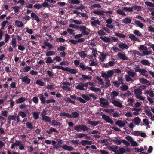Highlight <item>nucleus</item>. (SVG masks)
<instances>
[{
	"mask_svg": "<svg viewBox=\"0 0 154 154\" xmlns=\"http://www.w3.org/2000/svg\"><path fill=\"white\" fill-rule=\"evenodd\" d=\"M62 148L63 149L65 150H67L69 151H72L74 149L72 147L66 144L62 145Z\"/></svg>",
	"mask_w": 154,
	"mask_h": 154,
	"instance_id": "obj_12",
	"label": "nucleus"
},
{
	"mask_svg": "<svg viewBox=\"0 0 154 154\" xmlns=\"http://www.w3.org/2000/svg\"><path fill=\"white\" fill-rule=\"evenodd\" d=\"M115 63V62L113 61H109L108 63H103V66L105 68H107L108 67H111L113 66Z\"/></svg>",
	"mask_w": 154,
	"mask_h": 154,
	"instance_id": "obj_16",
	"label": "nucleus"
},
{
	"mask_svg": "<svg viewBox=\"0 0 154 154\" xmlns=\"http://www.w3.org/2000/svg\"><path fill=\"white\" fill-rule=\"evenodd\" d=\"M96 79L99 82L98 83L100 85H103L104 82L103 80L97 76L96 77Z\"/></svg>",
	"mask_w": 154,
	"mask_h": 154,
	"instance_id": "obj_53",
	"label": "nucleus"
},
{
	"mask_svg": "<svg viewBox=\"0 0 154 154\" xmlns=\"http://www.w3.org/2000/svg\"><path fill=\"white\" fill-rule=\"evenodd\" d=\"M30 81L31 79L28 78V76H26L22 77V82L25 83L27 84H29L30 82Z\"/></svg>",
	"mask_w": 154,
	"mask_h": 154,
	"instance_id": "obj_10",
	"label": "nucleus"
},
{
	"mask_svg": "<svg viewBox=\"0 0 154 154\" xmlns=\"http://www.w3.org/2000/svg\"><path fill=\"white\" fill-rule=\"evenodd\" d=\"M63 71L69 72L70 73L72 74H75L77 73L76 69H70L68 67L66 68L64 67Z\"/></svg>",
	"mask_w": 154,
	"mask_h": 154,
	"instance_id": "obj_6",
	"label": "nucleus"
},
{
	"mask_svg": "<svg viewBox=\"0 0 154 154\" xmlns=\"http://www.w3.org/2000/svg\"><path fill=\"white\" fill-rule=\"evenodd\" d=\"M145 4L148 6L151 7H154V5L153 3H152L150 2L146 1L145 2Z\"/></svg>",
	"mask_w": 154,
	"mask_h": 154,
	"instance_id": "obj_54",
	"label": "nucleus"
},
{
	"mask_svg": "<svg viewBox=\"0 0 154 154\" xmlns=\"http://www.w3.org/2000/svg\"><path fill=\"white\" fill-rule=\"evenodd\" d=\"M39 114V112H38L33 113V117L34 119L37 120L38 118Z\"/></svg>",
	"mask_w": 154,
	"mask_h": 154,
	"instance_id": "obj_43",
	"label": "nucleus"
},
{
	"mask_svg": "<svg viewBox=\"0 0 154 154\" xmlns=\"http://www.w3.org/2000/svg\"><path fill=\"white\" fill-rule=\"evenodd\" d=\"M113 74V71L112 70H109L106 72H102L101 73V76L104 78L106 82V84L105 85L106 88H108L110 86V80L108 78L112 77Z\"/></svg>",
	"mask_w": 154,
	"mask_h": 154,
	"instance_id": "obj_1",
	"label": "nucleus"
},
{
	"mask_svg": "<svg viewBox=\"0 0 154 154\" xmlns=\"http://www.w3.org/2000/svg\"><path fill=\"white\" fill-rule=\"evenodd\" d=\"M76 89L80 90H84L85 89L83 87V83L80 82L79 83V85L76 87Z\"/></svg>",
	"mask_w": 154,
	"mask_h": 154,
	"instance_id": "obj_25",
	"label": "nucleus"
},
{
	"mask_svg": "<svg viewBox=\"0 0 154 154\" xmlns=\"http://www.w3.org/2000/svg\"><path fill=\"white\" fill-rule=\"evenodd\" d=\"M119 94V93L115 91H112L111 93V95L112 96V97L113 98V97H116Z\"/></svg>",
	"mask_w": 154,
	"mask_h": 154,
	"instance_id": "obj_59",
	"label": "nucleus"
},
{
	"mask_svg": "<svg viewBox=\"0 0 154 154\" xmlns=\"http://www.w3.org/2000/svg\"><path fill=\"white\" fill-rule=\"evenodd\" d=\"M38 97L40 98L41 102L42 104L46 103V100L45 98L44 97V96L42 94H39L38 95Z\"/></svg>",
	"mask_w": 154,
	"mask_h": 154,
	"instance_id": "obj_14",
	"label": "nucleus"
},
{
	"mask_svg": "<svg viewBox=\"0 0 154 154\" xmlns=\"http://www.w3.org/2000/svg\"><path fill=\"white\" fill-rule=\"evenodd\" d=\"M100 103L104 106H107L109 105L108 100L103 97L100 99Z\"/></svg>",
	"mask_w": 154,
	"mask_h": 154,
	"instance_id": "obj_7",
	"label": "nucleus"
},
{
	"mask_svg": "<svg viewBox=\"0 0 154 154\" xmlns=\"http://www.w3.org/2000/svg\"><path fill=\"white\" fill-rule=\"evenodd\" d=\"M15 24L18 27H22L24 25L22 21L17 20L15 21Z\"/></svg>",
	"mask_w": 154,
	"mask_h": 154,
	"instance_id": "obj_21",
	"label": "nucleus"
},
{
	"mask_svg": "<svg viewBox=\"0 0 154 154\" xmlns=\"http://www.w3.org/2000/svg\"><path fill=\"white\" fill-rule=\"evenodd\" d=\"M82 76L84 79H87L89 81L91 80L92 78L91 77L88 76L84 74L82 75Z\"/></svg>",
	"mask_w": 154,
	"mask_h": 154,
	"instance_id": "obj_58",
	"label": "nucleus"
},
{
	"mask_svg": "<svg viewBox=\"0 0 154 154\" xmlns=\"http://www.w3.org/2000/svg\"><path fill=\"white\" fill-rule=\"evenodd\" d=\"M89 89L91 90L92 91H93L96 92L98 91H101V89L99 88L94 87H90Z\"/></svg>",
	"mask_w": 154,
	"mask_h": 154,
	"instance_id": "obj_37",
	"label": "nucleus"
},
{
	"mask_svg": "<svg viewBox=\"0 0 154 154\" xmlns=\"http://www.w3.org/2000/svg\"><path fill=\"white\" fill-rule=\"evenodd\" d=\"M51 125L53 126H56L57 127L58 126H60L61 125V124L60 122L54 119L52 121Z\"/></svg>",
	"mask_w": 154,
	"mask_h": 154,
	"instance_id": "obj_31",
	"label": "nucleus"
},
{
	"mask_svg": "<svg viewBox=\"0 0 154 154\" xmlns=\"http://www.w3.org/2000/svg\"><path fill=\"white\" fill-rule=\"evenodd\" d=\"M123 10L127 12H131L133 11V7H124L123 8Z\"/></svg>",
	"mask_w": 154,
	"mask_h": 154,
	"instance_id": "obj_44",
	"label": "nucleus"
},
{
	"mask_svg": "<svg viewBox=\"0 0 154 154\" xmlns=\"http://www.w3.org/2000/svg\"><path fill=\"white\" fill-rule=\"evenodd\" d=\"M100 22L98 20H94L93 21L91 22V24L92 26H95L96 25H100Z\"/></svg>",
	"mask_w": 154,
	"mask_h": 154,
	"instance_id": "obj_30",
	"label": "nucleus"
},
{
	"mask_svg": "<svg viewBox=\"0 0 154 154\" xmlns=\"http://www.w3.org/2000/svg\"><path fill=\"white\" fill-rule=\"evenodd\" d=\"M147 47L143 45H141L139 48V49L140 50H142L143 51H147Z\"/></svg>",
	"mask_w": 154,
	"mask_h": 154,
	"instance_id": "obj_62",
	"label": "nucleus"
},
{
	"mask_svg": "<svg viewBox=\"0 0 154 154\" xmlns=\"http://www.w3.org/2000/svg\"><path fill=\"white\" fill-rule=\"evenodd\" d=\"M31 16L33 19L35 20L37 22H39L40 21L38 17L35 13H31Z\"/></svg>",
	"mask_w": 154,
	"mask_h": 154,
	"instance_id": "obj_15",
	"label": "nucleus"
},
{
	"mask_svg": "<svg viewBox=\"0 0 154 154\" xmlns=\"http://www.w3.org/2000/svg\"><path fill=\"white\" fill-rule=\"evenodd\" d=\"M103 10H94L93 13L95 14H97L99 16H103L104 14H103Z\"/></svg>",
	"mask_w": 154,
	"mask_h": 154,
	"instance_id": "obj_22",
	"label": "nucleus"
},
{
	"mask_svg": "<svg viewBox=\"0 0 154 154\" xmlns=\"http://www.w3.org/2000/svg\"><path fill=\"white\" fill-rule=\"evenodd\" d=\"M133 10H136L137 11H139L141 10V8L140 6L137 5H134L133 7Z\"/></svg>",
	"mask_w": 154,
	"mask_h": 154,
	"instance_id": "obj_55",
	"label": "nucleus"
},
{
	"mask_svg": "<svg viewBox=\"0 0 154 154\" xmlns=\"http://www.w3.org/2000/svg\"><path fill=\"white\" fill-rule=\"evenodd\" d=\"M74 129L77 131H80L81 130L83 131H87L91 130L85 125L83 124L80 125L78 126H76L74 127Z\"/></svg>",
	"mask_w": 154,
	"mask_h": 154,
	"instance_id": "obj_3",
	"label": "nucleus"
},
{
	"mask_svg": "<svg viewBox=\"0 0 154 154\" xmlns=\"http://www.w3.org/2000/svg\"><path fill=\"white\" fill-rule=\"evenodd\" d=\"M70 21L71 22H72L76 24H82V22L81 21H79L78 20H74L73 19H70Z\"/></svg>",
	"mask_w": 154,
	"mask_h": 154,
	"instance_id": "obj_33",
	"label": "nucleus"
},
{
	"mask_svg": "<svg viewBox=\"0 0 154 154\" xmlns=\"http://www.w3.org/2000/svg\"><path fill=\"white\" fill-rule=\"evenodd\" d=\"M80 144L83 146H85L87 145H91L92 144V142L87 140H83L81 141Z\"/></svg>",
	"mask_w": 154,
	"mask_h": 154,
	"instance_id": "obj_11",
	"label": "nucleus"
},
{
	"mask_svg": "<svg viewBox=\"0 0 154 154\" xmlns=\"http://www.w3.org/2000/svg\"><path fill=\"white\" fill-rule=\"evenodd\" d=\"M135 152H141L144 151V149L142 147H141L140 148H136L134 149Z\"/></svg>",
	"mask_w": 154,
	"mask_h": 154,
	"instance_id": "obj_60",
	"label": "nucleus"
},
{
	"mask_svg": "<svg viewBox=\"0 0 154 154\" xmlns=\"http://www.w3.org/2000/svg\"><path fill=\"white\" fill-rule=\"evenodd\" d=\"M25 112H24L23 111H20L19 112L18 115L21 116L22 118H24L27 116V115L26 114Z\"/></svg>",
	"mask_w": 154,
	"mask_h": 154,
	"instance_id": "obj_48",
	"label": "nucleus"
},
{
	"mask_svg": "<svg viewBox=\"0 0 154 154\" xmlns=\"http://www.w3.org/2000/svg\"><path fill=\"white\" fill-rule=\"evenodd\" d=\"M79 116V114L76 112H74L71 113V114L69 113V118H77Z\"/></svg>",
	"mask_w": 154,
	"mask_h": 154,
	"instance_id": "obj_19",
	"label": "nucleus"
},
{
	"mask_svg": "<svg viewBox=\"0 0 154 154\" xmlns=\"http://www.w3.org/2000/svg\"><path fill=\"white\" fill-rule=\"evenodd\" d=\"M134 94L136 96V97L142 94V90L139 88L134 89Z\"/></svg>",
	"mask_w": 154,
	"mask_h": 154,
	"instance_id": "obj_17",
	"label": "nucleus"
},
{
	"mask_svg": "<svg viewBox=\"0 0 154 154\" xmlns=\"http://www.w3.org/2000/svg\"><path fill=\"white\" fill-rule=\"evenodd\" d=\"M147 72V71L146 70L144 69H141L140 73H141V74H142V75L144 76H146V78L148 76V75H147L146 74H145V73H146Z\"/></svg>",
	"mask_w": 154,
	"mask_h": 154,
	"instance_id": "obj_57",
	"label": "nucleus"
},
{
	"mask_svg": "<svg viewBox=\"0 0 154 154\" xmlns=\"http://www.w3.org/2000/svg\"><path fill=\"white\" fill-rule=\"evenodd\" d=\"M114 34L116 36L120 38H124L126 37V35L122 33L115 32Z\"/></svg>",
	"mask_w": 154,
	"mask_h": 154,
	"instance_id": "obj_35",
	"label": "nucleus"
},
{
	"mask_svg": "<svg viewBox=\"0 0 154 154\" xmlns=\"http://www.w3.org/2000/svg\"><path fill=\"white\" fill-rule=\"evenodd\" d=\"M128 88V86L125 85L121 86L120 87V89L122 91H126Z\"/></svg>",
	"mask_w": 154,
	"mask_h": 154,
	"instance_id": "obj_49",
	"label": "nucleus"
},
{
	"mask_svg": "<svg viewBox=\"0 0 154 154\" xmlns=\"http://www.w3.org/2000/svg\"><path fill=\"white\" fill-rule=\"evenodd\" d=\"M134 33L137 36H139V37H142L143 36V35L141 32H140L139 30H137L134 31Z\"/></svg>",
	"mask_w": 154,
	"mask_h": 154,
	"instance_id": "obj_52",
	"label": "nucleus"
},
{
	"mask_svg": "<svg viewBox=\"0 0 154 154\" xmlns=\"http://www.w3.org/2000/svg\"><path fill=\"white\" fill-rule=\"evenodd\" d=\"M45 45L48 48V49L47 50V51L50 50L51 49L53 48V45L52 44L48 42V40H47V42H44Z\"/></svg>",
	"mask_w": 154,
	"mask_h": 154,
	"instance_id": "obj_27",
	"label": "nucleus"
},
{
	"mask_svg": "<svg viewBox=\"0 0 154 154\" xmlns=\"http://www.w3.org/2000/svg\"><path fill=\"white\" fill-rule=\"evenodd\" d=\"M133 122L136 125H138L141 121L140 119L138 117L134 118L133 120Z\"/></svg>",
	"mask_w": 154,
	"mask_h": 154,
	"instance_id": "obj_26",
	"label": "nucleus"
},
{
	"mask_svg": "<svg viewBox=\"0 0 154 154\" xmlns=\"http://www.w3.org/2000/svg\"><path fill=\"white\" fill-rule=\"evenodd\" d=\"M112 103L114 105L118 107H122V104L120 102L117 100H114L112 102Z\"/></svg>",
	"mask_w": 154,
	"mask_h": 154,
	"instance_id": "obj_23",
	"label": "nucleus"
},
{
	"mask_svg": "<svg viewBox=\"0 0 154 154\" xmlns=\"http://www.w3.org/2000/svg\"><path fill=\"white\" fill-rule=\"evenodd\" d=\"M69 2L72 4H77L80 3V1L78 0H69Z\"/></svg>",
	"mask_w": 154,
	"mask_h": 154,
	"instance_id": "obj_45",
	"label": "nucleus"
},
{
	"mask_svg": "<svg viewBox=\"0 0 154 154\" xmlns=\"http://www.w3.org/2000/svg\"><path fill=\"white\" fill-rule=\"evenodd\" d=\"M20 6H14L12 7L15 13H18L19 11V9L20 8Z\"/></svg>",
	"mask_w": 154,
	"mask_h": 154,
	"instance_id": "obj_56",
	"label": "nucleus"
},
{
	"mask_svg": "<svg viewBox=\"0 0 154 154\" xmlns=\"http://www.w3.org/2000/svg\"><path fill=\"white\" fill-rule=\"evenodd\" d=\"M145 112L146 114L149 116H152L153 118V115L151 112L147 109H145Z\"/></svg>",
	"mask_w": 154,
	"mask_h": 154,
	"instance_id": "obj_61",
	"label": "nucleus"
},
{
	"mask_svg": "<svg viewBox=\"0 0 154 154\" xmlns=\"http://www.w3.org/2000/svg\"><path fill=\"white\" fill-rule=\"evenodd\" d=\"M80 31H82V34L85 35H87L89 34L90 29L87 28L83 25H81L80 28Z\"/></svg>",
	"mask_w": 154,
	"mask_h": 154,
	"instance_id": "obj_4",
	"label": "nucleus"
},
{
	"mask_svg": "<svg viewBox=\"0 0 154 154\" xmlns=\"http://www.w3.org/2000/svg\"><path fill=\"white\" fill-rule=\"evenodd\" d=\"M127 73L129 76H131L132 77H134L136 75V74L135 72H132L130 70H128L127 72Z\"/></svg>",
	"mask_w": 154,
	"mask_h": 154,
	"instance_id": "obj_38",
	"label": "nucleus"
},
{
	"mask_svg": "<svg viewBox=\"0 0 154 154\" xmlns=\"http://www.w3.org/2000/svg\"><path fill=\"white\" fill-rule=\"evenodd\" d=\"M55 54V52L52 51H48L46 54V55L47 57H48L50 56H52L54 55Z\"/></svg>",
	"mask_w": 154,
	"mask_h": 154,
	"instance_id": "obj_51",
	"label": "nucleus"
},
{
	"mask_svg": "<svg viewBox=\"0 0 154 154\" xmlns=\"http://www.w3.org/2000/svg\"><path fill=\"white\" fill-rule=\"evenodd\" d=\"M131 20L128 18H125L122 21V22L125 24H127L131 23Z\"/></svg>",
	"mask_w": 154,
	"mask_h": 154,
	"instance_id": "obj_41",
	"label": "nucleus"
},
{
	"mask_svg": "<svg viewBox=\"0 0 154 154\" xmlns=\"http://www.w3.org/2000/svg\"><path fill=\"white\" fill-rule=\"evenodd\" d=\"M8 23V21L7 20L4 21H2L1 23V28L0 29L3 30L5 29V27L6 24L7 23Z\"/></svg>",
	"mask_w": 154,
	"mask_h": 154,
	"instance_id": "obj_42",
	"label": "nucleus"
},
{
	"mask_svg": "<svg viewBox=\"0 0 154 154\" xmlns=\"http://www.w3.org/2000/svg\"><path fill=\"white\" fill-rule=\"evenodd\" d=\"M116 125H118L119 127H124L125 125V124L124 122H123L120 120H117L115 123Z\"/></svg>",
	"mask_w": 154,
	"mask_h": 154,
	"instance_id": "obj_18",
	"label": "nucleus"
},
{
	"mask_svg": "<svg viewBox=\"0 0 154 154\" xmlns=\"http://www.w3.org/2000/svg\"><path fill=\"white\" fill-rule=\"evenodd\" d=\"M116 13L119 15L122 16H126V14L124 12L123 10L120 9H118L116 10Z\"/></svg>",
	"mask_w": 154,
	"mask_h": 154,
	"instance_id": "obj_34",
	"label": "nucleus"
},
{
	"mask_svg": "<svg viewBox=\"0 0 154 154\" xmlns=\"http://www.w3.org/2000/svg\"><path fill=\"white\" fill-rule=\"evenodd\" d=\"M118 57L121 59L125 60H128V58L123 53L119 52L117 54Z\"/></svg>",
	"mask_w": 154,
	"mask_h": 154,
	"instance_id": "obj_9",
	"label": "nucleus"
},
{
	"mask_svg": "<svg viewBox=\"0 0 154 154\" xmlns=\"http://www.w3.org/2000/svg\"><path fill=\"white\" fill-rule=\"evenodd\" d=\"M102 118L108 123H110L111 124H112L114 123V122L111 119L110 117L106 115L103 113L101 115Z\"/></svg>",
	"mask_w": 154,
	"mask_h": 154,
	"instance_id": "obj_5",
	"label": "nucleus"
},
{
	"mask_svg": "<svg viewBox=\"0 0 154 154\" xmlns=\"http://www.w3.org/2000/svg\"><path fill=\"white\" fill-rule=\"evenodd\" d=\"M79 66L82 70L88 69L89 71H91L92 72L93 71V70L92 69V68L86 66L82 63H80Z\"/></svg>",
	"mask_w": 154,
	"mask_h": 154,
	"instance_id": "obj_8",
	"label": "nucleus"
},
{
	"mask_svg": "<svg viewBox=\"0 0 154 154\" xmlns=\"http://www.w3.org/2000/svg\"><path fill=\"white\" fill-rule=\"evenodd\" d=\"M118 47L121 49H127L128 48V47L125 43L120 42L118 44Z\"/></svg>",
	"mask_w": 154,
	"mask_h": 154,
	"instance_id": "obj_13",
	"label": "nucleus"
},
{
	"mask_svg": "<svg viewBox=\"0 0 154 154\" xmlns=\"http://www.w3.org/2000/svg\"><path fill=\"white\" fill-rule=\"evenodd\" d=\"M112 141L114 142H116V144L118 145L121 144L122 143V141L120 140L117 138H116V139H113L112 140Z\"/></svg>",
	"mask_w": 154,
	"mask_h": 154,
	"instance_id": "obj_63",
	"label": "nucleus"
},
{
	"mask_svg": "<svg viewBox=\"0 0 154 154\" xmlns=\"http://www.w3.org/2000/svg\"><path fill=\"white\" fill-rule=\"evenodd\" d=\"M100 38L105 42L109 43L110 41V38L109 37L106 36H105L104 37H100Z\"/></svg>",
	"mask_w": 154,
	"mask_h": 154,
	"instance_id": "obj_24",
	"label": "nucleus"
},
{
	"mask_svg": "<svg viewBox=\"0 0 154 154\" xmlns=\"http://www.w3.org/2000/svg\"><path fill=\"white\" fill-rule=\"evenodd\" d=\"M36 84H38L40 86H45L44 84L45 83L43 82H42L41 80L38 79L36 80L35 82Z\"/></svg>",
	"mask_w": 154,
	"mask_h": 154,
	"instance_id": "obj_50",
	"label": "nucleus"
},
{
	"mask_svg": "<svg viewBox=\"0 0 154 154\" xmlns=\"http://www.w3.org/2000/svg\"><path fill=\"white\" fill-rule=\"evenodd\" d=\"M129 37L133 41H138L139 40V39L137 38L133 34L129 35Z\"/></svg>",
	"mask_w": 154,
	"mask_h": 154,
	"instance_id": "obj_29",
	"label": "nucleus"
},
{
	"mask_svg": "<svg viewBox=\"0 0 154 154\" xmlns=\"http://www.w3.org/2000/svg\"><path fill=\"white\" fill-rule=\"evenodd\" d=\"M10 38V35L6 33L5 34L4 42L5 43H7Z\"/></svg>",
	"mask_w": 154,
	"mask_h": 154,
	"instance_id": "obj_46",
	"label": "nucleus"
},
{
	"mask_svg": "<svg viewBox=\"0 0 154 154\" xmlns=\"http://www.w3.org/2000/svg\"><path fill=\"white\" fill-rule=\"evenodd\" d=\"M141 63L143 65L150 66V63L149 61L147 60H143L141 61Z\"/></svg>",
	"mask_w": 154,
	"mask_h": 154,
	"instance_id": "obj_32",
	"label": "nucleus"
},
{
	"mask_svg": "<svg viewBox=\"0 0 154 154\" xmlns=\"http://www.w3.org/2000/svg\"><path fill=\"white\" fill-rule=\"evenodd\" d=\"M26 100V98L24 97L20 98L16 100L17 104H19L22 103Z\"/></svg>",
	"mask_w": 154,
	"mask_h": 154,
	"instance_id": "obj_20",
	"label": "nucleus"
},
{
	"mask_svg": "<svg viewBox=\"0 0 154 154\" xmlns=\"http://www.w3.org/2000/svg\"><path fill=\"white\" fill-rule=\"evenodd\" d=\"M53 132H56L57 133H58V131H57L55 129L52 128L50 129L49 131L47 130L46 131V132L48 134L52 133Z\"/></svg>",
	"mask_w": 154,
	"mask_h": 154,
	"instance_id": "obj_39",
	"label": "nucleus"
},
{
	"mask_svg": "<svg viewBox=\"0 0 154 154\" xmlns=\"http://www.w3.org/2000/svg\"><path fill=\"white\" fill-rule=\"evenodd\" d=\"M42 119L46 122H51V119L48 116H45L42 117Z\"/></svg>",
	"mask_w": 154,
	"mask_h": 154,
	"instance_id": "obj_36",
	"label": "nucleus"
},
{
	"mask_svg": "<svg viewBox=\"0 0 154 154\" xmlns=\"http://www.w3.org/2000/svg\"><path fill=\"white\" fill-rule=\"evenodd\" d=\"M140 81L141 83L143 84H146L148 82V81L146 79L143 78H140Z\"/></svg>",
	"mask_w": 154,
	"mask_h": 154,
	"instance_id": "obj_64",
	"label": "nucleus"
},
{
	"mask_svg": "<svg viewBox=\"0 0 154 154\" xmlns=\"http://www.w3.org/2000/svg\"><path fill=\"white\" fill-rule=\"evenodd\" d=\"M134 22L135 24L137 25L139 27L141 28H143L144 26V25L139 21L136 20Z\"/></svg>",
	"mask_w": 154,
	"mask_h": 154,
	"instance_id": "obj_40",
	"label": "nucleus"
},
{
	"mask_svg": "<svg viewBox=\"0 0 154 154\" xmlns=\"http://www.w3.org/2000/svg\"><path fill=\"white\" fill-rule=\"evenodd\" d=\"M26 125L27 127L29 129H32L34 128L33 124L31 123L28 122L26 123Z\"/></svg>",
	"mask_w": 154,
	"mask_h": 154,
	"instance_id": "obj_47",
	"label": "nucleus"
},
{
	"mask_svg": "<svg viewBox=\"0 0 154 154\" xmlns=\"http://www.w3.org/2000/svg\"><path fill=\"white\" fill-rule=\"evenodd\" d=\"M52 143L54 149L57 150L59 148L62 147L61 145L63 143V140L61 139H59L57 142V143L56 144L57 142L55 140L52 141Z\"/></svg>",
	"mask_w": 154,
	"mask_h": 154,
	"instance_id": "obj_2",
	"label": "nucleus"
},
{
	"mask_svg": "<svg viewBox=\"0 0 154 154\" xmlns=\"http://www.w3.org/2000/svg\"><path fill=\"white\" fill-rule=\"evenodd\" d=\"M145 94H148L149 96L151 97H154V94L153 93V91H149L148 90H146V92L144 93Z\"/></svg>",
	"mask_w": 154,
	"mask_h": 154,
	"instance_id": "obj_28",
	"label": "nucleus"
}]
</instances>
